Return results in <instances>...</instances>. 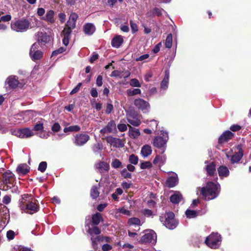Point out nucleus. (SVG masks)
I'll return each mask as SVG.
<instances>
[{
  "label": "nucleus",
  "instance_id": "60",
  "mask_svg": "<svg viewBox=\"0 0 251 251\" xmlns=\"http://www.w3.org/2000/svg\"><path fill=\"white\" fill-rule=\"evenodd\" d=\"M66 27H69L71 29H73L75 26V22L71 21V20L69 19V20L67 22Z\"/></svg>",
  "mask_w": 251,
  "mask_h": 251
},
{
  "label": "nucleus",
  "instance_id": "31",
  "mask_svg": "<svg viewBox=\"0 0 251 251\" xmlns=\"http://www.w3.org/2000/svg\"><path fill=\"white\" fill-rule=\"evenodd\" d=\"M182 199L181 194L179 192H176L170 197V201L173 203H178Z\"/></svg>",
  "mask_w": 251,
  "mask_h": 251
},
{
  "label": "nucleus",
  "instance_id": "11",
  "mask_svg": "<svg viewBox=\"0 0 251 251\" xmlns=\"http://www.w3.org/2000/svg\"><path fill=\"white\" fill-rule=\"evenodd\" d=\"M134 104L136 107L144 113L148 112L150 109V105L149 102L142 99L139 98L136 99L134 100Z\"/></svg>",
  "mask_w": 251,
  "mask_h": 251
},
{
  "label": "nucleus",
  "instance_id": "14",
  "mask_svg": "<svg viewBox=\"0 0 251 251\" xmlns=\"http://www.w3.org/2000/svg\"><path fill=\"white\" fill-rule=\"evenodd\" d=\"M89 136L87 134H77L75 137L74 143L77 146H82L89 139Z\"/></svg>",
  "mask_w": 251,
  "mask_h": 251
},
{
  "label": "nucleus",
  "instance_id": "15",
  "mask_svg": "<svg viewBox=\"0 0 251 251\" xmlns=\"http://www.w3.org/2000/svg\"><path fill=\"white\" fill-rule=\"evenodd\" d=\"M116 129V126L114 121H111L108 124L100 130L102 134L110 133L115 131Z\"/></svg>",
  "mask_w": 251,
  "mask_h": 251
},
{
  "label": "nucleus",
  "instance_id": "52",
  "mask_svg": "<svg viewBox=\"0 0 251 251\" xmlns=\"http://www.w3.org/2000/svg\"><path fill=\"white\" fill-rule=\"evenodd\" d=\"M11 197L10 195H5L2 199V202L5 204H8L10 203Z\"/></svg>",
  "mask_w": 251,
  "mask_h": 251
},
{
  "label": "nucleus",
  "instance_id": "58",
  "mask_svg": "<svg viewBox=\"0 0 251 251\" xmlns=\"http://www.w3.org/2000/svg\"><path fill=\"white\" fill-rule=\"evenodd\" d=\"M81 85L82 83L80 82L78 83L77 85L70 92V95H73L77 93L79 91Z\"/></svg>",
  "mask_w": 251,
  "mask_h": 251
},
{
  "label": "nucleus",
  "instance_id": "3",
  "mask_svg": "<svg viewBox=\"0 0 251 251\" xmlns=\"http://www.w3.org/2000/svg\"><path fill=\"white\" fill-rule=\"evenodd\" d=\"M220 190V186L218 183L209 182L205 187L201 188V194L204 200L209 201L217 197Z\"/></svg>",
  "mask_w": 251,
  "mask_h": 251
},
{
  "label": "nucleus",
  "instance_id": "37",
  "mask_svg": "<svg viewBox=\"0 0 251 251\" xmlns=\"http://www.w3.org/2000/svg\"><path fill=\"white\" fill-rule=\"evenodd\" d=\"M33 129L35 131H36L43 130V129H44L43 120L41 119L40 121H38L35 125Z\"/></svg>",
  "mask_w": 251,
  "mask_h": 251
},
{
  "label": "nucleus",
  "instance_id": "30",
  "mask_svg": "<svg viewBox=\"0 0 251 251\" xmlns=\"http://www.w3.org/2000/svg\"><path fill=\"white\" fill-rule=\"evenodd\" d=\"M129 126L128 134L129 136L132 138H137L140 135V132L137 128L132 127L130 125H128Z\"/></svg>",
  "mask_w": 251,
  "mask_h": 251
},
{
  "label": "nucleus",
  "instance_id": "48",
  "mask_svg": "<svg viewBox=\"0 0 251 251\" xmlns=\"http://www.w3.org/2000/svg\"><path fill=\"white\" fill-rule=\"evenodd\" d=\"M47 164L46 162H45V161L41 162L39 164V165L38 166V170L41 171V172L43 173L46 171V170L47 169Z\"/></svg>",
  "mask_w": 251,
  "mask_h": 251
},
{
  "label": "nucleus",
  "instance_id": "38",
  "mask_svg": "<svg viewBox=\"0 0 251 251\" xmlns=\"http://www.w3.org/2000/svg\"><path fill=\"white\" fill-rule=\"evenodd\" d=\"M185 214L188 218H194L198 215V213L195 210L187 209L185 212Z\"/></svg>",
  "mask_w": 251,
  "mask_h": 251
},
{
  "label": "nucleus",
  "instance_id": "42",
  "mask_svg": "<svg viewBox=\"0 0 251 251\" xmlns=\"http://www.w3.org/2000/svg\"><path fill=\"white\" fill-rule=\"evenodd\" d=\"M90 194L93 199L98 198L100 194L98 187L96 186H93L91 190Z\"/></svg>",
  "mask_w": 251,
  "mask_h": 251
},
{
  "label": "nucleus",
  "instance_id": "25",
  "mask_svg": "<svg viewBox=\"0 0 251 251\" xmlns=\"http://www.w3.org/2000/svg\"><path fill=\"white\" fill-rule=\"evenodd\" d=\"M108 143L116 147H123L124 146L121 140L120 139L114 138L112 137H108L106 138Z\"/></svg>",
  "mask_w": 251,
  "mask_h": 251
},
{
  "label": "nucleus",
  "instance_id": "34",
  "mask_svg": "<svg viewBox=\"0 0 251 251\" xmlns=\"http://www.w3.org/2000/svg\"><path fill=\"white\" fill-rule=\"evenodd\" d=\"M17 171L19 174L25 175L29 172V169L26 164H23L18 166Z\"/></svg>",
  "mask_w": 251,
  "mask_h": 251
},
{
  "label": "nucleus",
  "instance_id": "28",
  "mask_svg": "<svg viewBox=\"0 0 251 251\" xmlns=\"http://www.w3.org/2000/svg\"><path fill=\"white\" fill-rule=\"evenodd\" d=\"M123 42V38L121 35H117L114 37L111 42V45L113 47L119 48Z\"/></svg>",
  "mask_w": 251,
  "mask_h": 251
},
{
  "label": "nucleus",
  "instance_id": "20",
  "mask_svg": "<svg viewBox=\"0 0 251 251\" xmlns=\"http://www.w3.org/2000/svg\"><path fill=\"white\" fill-rule=\"evenodd\" d=\"M37 43L41 44V45H44L50 40V37L46 33L38 32L37 33Z\"/></svg>",
  "mask_w": 251,
  "mask_h": 251
},
{
  "label": "nucleus",
  "instance_id": "27",
  "mask_svg": "<svg viewBox=\"0 0 251 251\" xmlns=\"http://www.w3.org/2000/svg\"><path fill=\"white\" fill-rule=\"evenodd\" d=\"M152 150L151 147L148 145H144L141 149V154L144 158L148 157L151 154Z\"/></svg>",
  "mask_w": 251,
  "mask_h": 251
},
{
  "label": "nucleus",
  "instance_id": "5",
  "mask_svg": "<svg viewBox=\"0 0 251 251\" xmlns=\"http://www.w3.org/2000/svg\"><path fill=\"white\" fill-rule=\"evenodd\" d=\"M29 22L26 19H21L11 23V27L12 30L17 32H24L29 27Z\"/></svg>",
  "mask_w": 251,
  "mask_h": 251
},
{
  "label": "nucleus",
  "instance_id": "63",
  "mask_svg": "<svg viewBox=\"0 0 251 251\" xmlns=\"http://www.w3.org/2000/svg\"><path fill=\"white\" fill-rule=\"evenodd\" d=\"M113 109V105L111 103H107L106 105L105 113L108 114H110L112 112Z\"/></svg>",
  "mask_w": 251,
  "mask_h": 251
},
{
  "label": "nucleus",
  "instance_id": "1",
  "mask_svg": "<svg viewBox=\"0 0 251 251\" xmlns=\"http://www.w3.org/2000/svg\"><path fill=\"white\" fill-rule=\"evenodd\" d=\"M0 179L2 190H11L12 193H19L18 187L16 185L14 175L9 171L4 172L3 169H0Z\"/></svg>",
  "mask_w": 251,
  "mask_h": 251
},
{
  "label": "nucleus",
  "instance_id": "9",
  "mask_svg": "<svg viewBox=\"0 0 251 251\" xmlns=\"http://www.w3.org/2000/svg\"><path fill=\"white\" fill-rule=\"evenodd\" d=\"M13 134L21 138H29L34 135L32 130L29 128H25L14 130L13 132Z\"/></svg>",
  "mask_w": 251,
  "mask_h": 251
},
{
  "label": "nucleus",
  "instance_id": "22",
  "mask_svg": "<svg viewBox=\"0 0 251 251\" xmlns=\"http://www.w3.org/2000/svg\"><path fill=\"white\" fill-rule=\"evenodd\" d=\"M243 156V152L241 148L239 149L238 151L236 152L231 156L230 161L232 164L238 163L241 160Z\"/></svg>",
  "mask_w": 251,
  "mask_h": 251
},
{
  "label": "nucleus",
  "instance_id": "12",
  "mask_svg": "<svg viewBox=\"0 0 251 251\" xmlns=\"http://www.w3.org/2000/svg\"><path fill=\"white\" fill-rule=\"evenodd\" d=\"M161 132L163 137H156L153 140V145L157 148L163 147L166 144L168 139V133L164 131Z\"/></svg>",
  "mask_w": 251,
  "mask_h": 251
},
{
  "label": "nucleus",
  "instance_id": "16",
  "mask_svg": "<svg viewBox=\"0 0 251 251\" xmlns=\"http://www.w3.org/2000/svg\"><path fill=\"white\" fill-rule=\"evenodd\" d=\"M95 167L100 173H102L104 172H108L109 169V164L103 161L99 162L95 165Z\"/></svg>",
  "mask_w": 251,
  "mask_h": 251
},
{
  "label": "nucleus",
  "instance_id": "10",
  "mask_svg": "<svg viewBox=\"0 0 251 251\" xmlns=\"http://www.w3.org/2000/svg\"><path fill=\"white\" fill-rule=\"evenodd\" d=\"M39 43H35L30 49L29 54L32 59L34 61L41 59L43 56V53L41 51L38 50Z\"/></svg>",
  "mask_w": 251,
  "mask_h": 251
},
{
  "label": "nucleus",
  "instance_id": "32",
  "mask_svg": "<svg viewBox=\"0 0 251 251\" xmlns=\"http://www.w3.org/2000/svg\"><path fill=\"white\" fill-rule=\"evenodd\" d=\"M169 80V72L168 71H165V75L164 79L161 83V88L166 90L168 88Z\"/></svg>",
  "mask_w": 251,
  "mask_h": 251
},
{
  "label": "nucleus",
  "instance_id": "56",
  "mask_svg": "<svg viewBox=\"0 0 251 251\" xmlns=\"http://www.w3.org/2000/svg\"><path fill=\"white\" fill-rule=\"evenodd\" d=\"M117 127L118 129L121 132H124L127 130V126L125 124H118Z\"/></svg>",
  "mask_w": 251,
  "mask_h": 251
},
{
  "label": "nucleus",
  "instance_id": "4",
  "mask_svg": "<svg viewBox=\"0 0 251 251\" xmlns=\"http://www.w3.org/2000/svg\"><path fill=\"white\" fill-rule=\"evenodd\" d=\"M174 217L175 215L173 212H168L161 215L160 220L167 228L173 229L178 224L177 221Z\"/></svg>",
  "mask_w": 251,
  "mask_h": 251
},
{
  "label": "nucleus",
  "instance_id": "40",
  "mask_svg": "<svg viewBox=\"0 0 251 251\" xmlns=\"http://www.w3.org/2000/svg\"><path fill=\"white\" fill-rule=\"evenodd\" d=\"M138 156L134 154H132L129 156L128 161L132 165H137L138 163Z\"/></svg>",
  "mask_w": 251,
  "mask_h": 251
},
{
  "label": "nucleus",
  "instance_id": "43",
  "mask_svg": "<svg viewBox=\"0 0 251 251\" xmlns=\"http://www.w3.org/2000/svg\"><path fill=\"white\" fill-rule=\"evenodd\" d=\"M121 174L125 178H131L132 175L130 173L127 171L126 169H124L121 171Z\"/></svg>",
  "mask_w": 251,
  "mask_h": 251
},
{
  "label": "nucleus",
  "instance_id": "44",
  "mask_svg": "<svg viewBox=\"0 0 251 251\" xmlns=\"http://www.w3.org/2000/svg\"><path fill=\"white\" fill-rule=\"evenodd\" d=\"M122 166V162L118 159H114L112 160L111 163V166L117 169Z\"/></svg>",
  "mask_w": 251,
  "mask_h": 251
},
{
  "label": "nucleus",
  "instance_id": "59",
  "mask_svg": "<svg viewBox=\"0 0 251 251\" xmlns=\"http://www.w3.org/2000/svg\"><path fill=\"white\" fill-rule=\"evenodd\" d=\"M143 214L147 217H152L153 214L152 211L149 209H145L143 210Z\"/></svg>",
  "mask_w": 251,
  "mask_h": 251
},
{
  "label": "nucleus",
  "instance_id": "36",
  "mask_svg": "<svg viewBox=\"0 0 251 251\" xmlns=\"http://www.w3.org/2000/svg\"><path fill=\"white\" fill-rule=\"evenodd\" d=\"M86 226H88L87 232L90 235H92L93 234L98 235L100 233V230L97 226H94L93 228H90L89 226H88V225L86 226Z\"/></svg>",
  "mask_w": 251,
  "mask_h": 251
},
{
  "label": "nucleus",
  "instance_id": "24",
  "mask_svg": "<svg viewBox=\"0 0 251 251\" xmlns=\"http://www.w3.org/2000/svg\"><path fill=\"white\" fill-rule=\"evenodd\" d=\"M178 183L177 176L176 174L169 177L166 181V184L169 187H173Z\"/></svg>",
  "mask_w": 251,
  "mask_h": 251
},
{
  "label": "nucleus",
  "instance_id": "61",
  "mask_svg": "<svg viewBox=\"0 0 251 251\" xmlns=\"http://www.w3.org/2000/svg\"><path fill=\"white\" fill-rule=\"evenodd\" d=\"M162 9L158 8H155L153 9V14L157 16H161L162 15Z\"/></svg>",
  "mask_w": 251,
  "mask_h": 251
},
{
  "label": "nucleus",
  "instance_id": "2",
  "mask_svg": "<svg viewBox=\"0 0 251 251\" xmlns=\"http://www.w3.org/2000/svg\"><path fill=\"white\" fill-rule=\"evenodd\" d=\"M19 207L27 213L30 214L37 212L39 210L37 201L30 194H24L19 200Z\"/></svg>",
  "mask_w": 251,
  "mask_h": 251
},
{
  "label": "nucleus",
  "instance_id": "45",
  "mask_svg": "<svg viewBox=\"0 0 251 251\" xmlns=\"http://www.w3.org/2000/svg\"><path fill=\"white\" fill-rule=\"evenodd\" d=\"M141 92V90L138 88L127 90V94L128 96H134L136 94H140Z\"/></svg>",
  "mask_w": 251,
  "mask_h": 251
},
{
  "label": "nucleus",
  "instance_id": "21",
  "mask_svg": "<svg viewBox=\"0 0 251 251\" xmlns=\"http://www.w3.org/2000/svg\"><path fill=\"white\" fill-rule=\"evenodd\" d=\"M130 72L129 71L121 72L118 70H115L113 71L111 74L112 77H119V78H126L130 75Z\"/></svg>",
  "mask_w": 251,
  "mask_h": 251
},
{
  "label": "nucleus",
  "instance_id": "47",
  "mask_svg": "<svg viewBox=\"0 0 251 251\" xmlns=\"http://www.w3.org/2000/svg\"><path fill=\"white\" fill-rule=\"evenodd\" d=\"M152 167L151 163L149 161H145L141 163L140 168L142 169L150 168Z\"/></svg>",
  "mask_w": 251,
  "mask_h": 251
},
{
  "label": "nucleus",
  "instance_id": "26",
  "mask_svg": "<svg viewBox=\"0 0 251 251\" xmlns=\"http://www.w3.org/2000/svg\"><path fill=\"white\" fill-rule=\"evenodd\" d=\"M6 83L8 84L9 87L14 88L18 86L19 81L17 76H10L7 79Z\"/></svg>",
  "mask_w": 251,
  "mask_h": 251
},
{
  "label": "nucleus",
  "instance_id": "29",
  "mask_svg": "<svg viewBox=\"0 0 251 251\" xmlns=\"http://www.w3.org/2000/svg\"><path fill=\"white\" fill-rule=\"evenodd\" d=\"M219 176L221 177H225L228 176L229 171L228 169L225 166H221L218 168Z\"/></svg>",
  "mask_w": 251,
  "mask_h": 251
},
{
  "label": "nucleus",
  "instance_id": "35",
  "mask_svg": "<svg viewBox=\"0 0 251 251\" xmlns=\"http://www.w3.org/2000/svg\"><path fill=\"white\" fill-rule=\"evenodd\" d=\"M101 220H102V218L100 213H96L92 216V222L95 225L99 224Z\"/></svg>",
  "mask_w": 251,
  "mask_h": 251
},
{
  "label": "nucleus",
  "instance_id": "46",
  "mask_svg": "<svg viewBox=\"0 0 251 251\" xmlns=\"http://www.w3.org/2000/svg\"><path fill=\"white\" fill-rule=\"evenodd\" d=\"M117 213H120L122 214L130 216V211L125 209V208H121L116 209Z\"/></svg>",
  "mask_w": 251,
  "mask_h": 251
},
{
  "label": "nucleus",
  "instance_id": "18",
  "mask_svg": "<svg viewBox=\"0 0 251 251\" xmlns=\"http://www.w3.org/2000/svg\"><path fill=\"white\" fill-rule=\"evenodd\" d=\"M96 28L94 24L87 23L83 25V31L88 35H92L95 31Z\"/></svg>",
  "mask_w": 251,
  "mask_h": 251
},
{
  "label": "nucleus",
  "instance_id": "13",
  "mask_svg": "<svg viewBox=\"0 0 251 251\" xmlns=\"http://www.w3.org/2000/svg\"><path fill=\"white\" fill-rule=\"evenodd\" d=\"M35 116V112L33 110L22 111L16 115V118L20 120H24L26 122L29 121Z\"/></svg>",
  "mask_w": 251,
  "mask_h": 251
},
{
  "label": "nucleus",
  "instance_id": "41",
  "mask_svg": "<svg viewBox=\"0 0 251 251\" xmlns=\"http://www.w3.org/2000/svg\"><path fill=\"white\" fill-rule=\"evenodd\" d=\"M173 37L172 34H169L166 38L165 47L167 48H171L172 46Z\"/></svg>",
  "mask_w": 251,
  "mask_h": 251
},
{
  "label": "nucleus",
  "instance_id": "54",
  "mask_svg": "<svg viewBox=\"0 0 251 251\" xmlns=\"http://www.w3.org/2000/svg\"><path fill=\"white\" fill-rule=\"evenodd\" d=\"M15 232L12 230H8L6 233V236L9 240L14 239L15 237Z\"/></svg>",
  "mask_w": 251,
  "mask_h": 251
},
{
  "label": "nucleus",
  "instance_id": "62",
  "mask_svg": "<svg viewBox=\"0 0 251 251\" xmlns=\"http://www.w3.org/2000/svg\"><path fill=\"white\" fill-rule=\"evenodd\" d=\"M60 126L58 123H54L51 127V130L55 132L58 131L60 129Z\"/></svg>",
  "mask_w": 251,
  "mask_h": 251
},
{
  "label": "nucleus",
  "instance_id": "19",
  "mask_svg": "<svg viewBox=\"0 0 251 251\" xmlns=\"http://www.w3.org/2000/svg\"><path fill=\"white\" fill-rule=\"evenodd\" d=\"M128 224L129 226H134L137 229H134V231H137L140 230V226L141 225V221L139 219L137 218H131L128 221Z\"/></svg>",
  "mask_w": 251,
  "mask_h": 251
},
{
  "label": "nucleus",
  "instance_id": "39",
  "mask_svg": "<svg viewBox=\"0 0 251 251\" xmlns=\"http://www.w3.org/2000/svg\"><path fill=\"white\" fill-rule=\"evenodd\" d=\"M80 129V127L78 126L75 125L64 128V132L78 131Z\"/></svg>",
  "mask_w": 251,
  "mask_h": 251
},
{
  "label": "nucleus",
  "instance_id": "8",
  "mask_svg": "<svg viewBox=\"0 0 251 251\" xmlns=\"http://www.w3.org/2000/svg\"><path fill=\"white\" fill-rule=\"evenodd\" d=\"M157 235L153 230H149L142 237L141 241L142 243H150L154 244L156 242Z\"/></svg>",
  "mask_w": 251,
  "mask_h": 251
},
{
  "label": "nucleus",
  "instance_id": "55",
  "mask_svg": "<svg viewBox=\"0 0 251 251\" xmlns=\"http://www.w3.org/2000/svg\"><path fill=\"white\" fill-rule=\"evenodd\" d=\"M50 136V134L48 132H46V131H44V130L41 131V132L39 133V136L43 139H47Z\"/></svg>",
  "mask_w": 251,
  "mask_h": 251
},
{
  "label": "nucleus",
  "instance_id": "51",
  "mask_svg": "<svg viewBox=\"0 0 251 251\" xmlns=\"http://www.w3.org/2000/svg\"><path fill=\"white\" fill-rule=\"evenodd\" d=\"M72 32V29L69 27H66L63 30L62 34L64 37H70V35Z\"/></svg>",
  "mask_w": 251,
  "mask_h": 251
},
{
  "label": "nucleus",
  "instance_id": "49",
  "mask_svg": "<svg viewBox=\"0 0 251 251\" xmlns=\"http://www.w3.org/2000/svg\"><path fill=\"white\" fill-rule=\"evenodd\" d=\"M130 85L131 86L133 87H141V84L138 80V79L136 78H133L131 79L130 81Z\"/></svg>",
  "mask_w": 251,
  "mask_h": 251
},
{
  "label": "nucleus",
  "instance_id": "7",
  "mask_svg": "<svg viewBox=\"0 0 251 251\" xmlns=\"http://www.w3.org/2000/svg\"><path fill=\"white\" fill-rule=\"evenodd\" d=\"M127 120L129 123L135 126H138L141 124L139 116L134 111L130 110L126 113Z\"/></svg>",
  "mask_w": 251,
  "mask_h": 251
},
{
  "label": "nucleus",
  "instance_id": "33",
  "mask_svg": "<svg viewBox=\"0 0 251 251\" xmlns=\"http://www.w3.org/2000/svg\"><path fill=\"white\" fill-rule=\"evenodd\" d=\"M206 170L209 176H212L216 171V165L214 162L210 163L206 167Z\"/></svg>",
  "mask_w": 251,
  "mask_h": 251
},
{
  "label": "nucleus",
  "instance_id": "23",
  "mask_svg": "<svg viewBox=\"0 0 251 251\" xmlns=\"http://www.w3.org/2000/svg\"><path fill=\"white\" fill-rule=\"evenodd\" d=\"M42 19L45 20L50 24L54 23L55 22L54 12L52 10L48 11L45 17H42Z\"/></svg>",
  "mask_w": 251,
  "mask_h": 251
},
{
  "label": "nucleus",
  "instance_id": "6",
  "mask_svg": "<svg viewBox=\"0 0 251 251\" xmlns=\"http://www.w3.org/2000/svg\"><path fill=\"white\" fill-rule=\"evenodd\" d=\"M221 236L218 233H212L205 240L206 244L212 249L218 248L221 244Z\"/></svg>",
  "mask_w": 251,
  "mask_h": 251
},
{
  "label": "nucleus",
  "instance_id": "53",
  "mask_svg": "<svg viewBox=\"0 0 251 251\" xmlns=\"http://www.w3.org/2000/svg\"><path fill=\"white\" fill-rule=\"evenodd\" d=\"M130 25L132 33H134L138 31V27L137 25L133 23L132 21H130Z\"/></svg>",
  "mask_w": 251,
  "mask_h": 251
},
{
  "label": "nucleus",
  "instance_id": "57",
  "mask_svg": "<svg viewBox=\"0 0 251 251\" xmlns=\"http://www.w3.org/2000/svg\"><path fill=\"white\" fill-rule=\"evenodd\" d=\"M66 49L63 47H61L58 49L53 51L52 53V56L56 55L58 54L61 53L65 51Z\"/></svg>",
  "mask_w": 251,
  "mask_h": 251
},
{
  "label": "nucleus",
  "instance_id": "50",
  "mask_svg": "<svg viewBox=\"0 0 251 251\" xmlns=\"http://www.w3.org/2000/svg\"><path fill=\"white\" fill-rule=\"evenodd\" d=\"M102 149V144L100 143H97L94 145L93 150L95 152H98L100 151H101Z\"/></svg>",
  "mask_w": 251,
  "mask_h": 251
},
{
  "label": "nucleus",
  "instance_id": "17",
  "mask_svg": "<svg viewBox=\"0 0 251 251\" xmlns=\"http://www.w3.org/2000/svg\"><path fill=\"white\" fill-rule=\"evenodd\" d=\"M233 134L230 131L227 130L224 132L219 138V143L223 144L227 142L228 140L232 138Z\"/></svg>",
  "mask_w": 251,
  "mask_h": 251
},
{
  "label": "nucleus",
  "instance_id": "64",
  "mask_svg": "<svg viewBox=\"0 0 251 251\" xmlns=\"http://www.w3.org/2000/svg\"><path fill=\"white\" fill-rule=\"evenodd\" d=\"M96 84L98 87L101 86L102 85V77L101 75H99L98 76L96 79Z\"/></svg>",
  "mask_w": 251,
  "mask_h": 251
}]
</instances>
